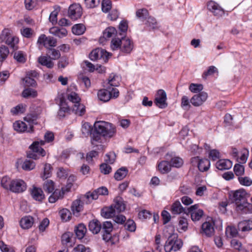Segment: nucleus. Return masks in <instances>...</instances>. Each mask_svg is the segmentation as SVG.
<instances>
[{
	"instance_id": "nucleus-1",
	"label": "nucleus",
	"mask_w": 252,
	"mask_h": 252,
	"mask_svg": "<svg viewBox=\"0 0 252 252\" xmlns=\"http://www.w3.org/2000/svg\"><path fill=\"white\" fill-rule=\"evenodd\" d=\"M88 131L92 137L91 143L94 146H97L94 142H98L101 136L112 137L116 131L115 127H89Z\"/></svg>"
},
{
	"instance_id": "nucleus-2",
	"label": "nucleus",
	"mask_w": 252,
	"mask_h": 252,
	"mask_svg": "<svg viewBox=\"0 0 252 252\" xmlns=\"http://www.w3.org/2000/svg\"><path fill=\"white\" fill-rule=\"evenodd\" d=\"M248 195L245 189H237V212L242 214H252V204L247 202Z\"/></svg>"
},
{
	"instance_id": "nucleus-3",
	"label": "nucleus",
	"mask_w": 252,
	"mask_h": 252,
	"mask_svg": "<svg viewBox=\"0 0 252 252\" xmlns=\"http://www.w3.org/2000/svg\"><path fill=\"white\" fill-rule=\"evenodd\" d=\"M111 47L113 50L120 48L122 52L129 53L132 49L133 45L129 39L122 37L121 39L119 38H113L111 41Z\"/></svg>"
},
{
	"instance_id": "nucleus-4",
	"label": "nucleus",
	"mask_w": 252,
	"mask_h": 252,
	"mask_svg": "<svg viewBox=\"0 0 252 252\" xmlns=\"http://www.w3.org/2000/svg\"><path fill=\"white\" fill-rule=\"evenodd\" d=\"M183 245L181 239H177V236L175 234L170 235L164 246L166 252H170L171 251H177L180 249Z\"/></svg>"
},
{
	"instance_id": "nucleus-5",
	"label": "nucleus",
	"mask_w": 252,
	"mask_h": 252,
	"mask_svg": "<svg viewBox=\"0 0 252 252\" xmlns=\"http://www.w3.org/2000/svg\"><path fill=\"white\" fill-rule=\"evenodd\" d=\"M110 56H111V54H110L105 50L101 48H96L90 53L89 58L93 61L103 59L104 62H106Z\"/></svg>"
},
{
	"instance_id": "nucleus-6",
	"label": "nucleus",
	"mask_w": 252,
	"mask_h": 252,
	"mask_svg": "<svg viewBox=\"0 0 252 252\" xmlns=\"http://www.w3.org/2000/svg\"><path fill=\"white\" fill-rule=\"evenodd\" d=\"M101 229L103 232L102 239L105 242H110L112 244H114L111 235L113 226L111 221H106L103 222Z\"/></svg>"
},
{
	"instance_id": "nucleus-7",
	"label": "nucleus",
	"mask_w": 252,
	"mask_h": 252,
	"mask_svg": "<svg viewBox=\"0 0 252 252\" xmlns=\"http://www.w3.org/2000/svg\"><path fill=\"white\" fill-rule=\"evenodd\" d=\"M82 14V8L78 3H73L68 8V15L73 20L80 18Z\"/></svg>"
},
{
	"instance_id": "nucleus-8",
	"label": "nucleus",
	"mask_w": 252,
	"mask_h": 252,
	"mask_svg": "<svg viewBox=\"0 0 252 252\" xmlns=\"http://www.w3.org/2000/svg\"><path fill=\"white\" fill-rule=\"evenodd\" d=\"M166 94L163 90H158L155 96V102L157 105L160 108H164L167 107Z\"/></svg>"
},
{
	"instance_id": "nucleus-9",
	"label": "nucleus",
	"mask_w": 252,
	"mask_h": 252,
	"mask_svg": "<svg viewBox=\"0 0 252 252\" xmlns=\"http://www.w3.org/2000/svg\"><path fill=\"white\" fill-rule=\"evenodd\" d=\"M208 94L206 92H201L194 95L190 100L191 104L194 106L201 105L207 99Z\"/></svg>"
},
{
	"instance_id": "nucleus-10",
	"label": "nucleus",
	"mask_w": 252,
	"mask_h": 252,
	"mask_svg": "<svg viewBox=\"0 0 252 252\" xmlns=\"http://www.w3.org/2000/svg\"><path fill=\"white\" fill-rule=\"evenodd\" d=\"M207 8L215 16L220 17L224 13L223 9L214 1H210L208 2Z\"/></svg>"
},
{
	"instance_id": "nucleus-11",
	"label": "nucleus",
	"mask_w": 252,
	"mask_h": 252,
	"mask_svg": "<svg viewBox=\"0 0 252 252\" xmlns=\"http://www.w3.org/2000/svg\"><path fill=\"white\" fill-rule=\"evenodd\" d=\"M37 43L43 44L46 47L47 45L50 47H55L57 45V40L53 37H47L45 34H42L39 37Z\"/></svg>"
},
{
	"instance_id": "nucleus-12",
	"label": "nucleus",
	"mask_w": 252,
	"mask_h": 252,
	"mask_svg": "<svg viewBox=\"0 0 252 252\" xmlns=\"http://www.w3.org/2000/svg\"><path fill=\"white\" fill-rule=\"evenodd\" d=\"M111 206L115 209L116 214H118L125 210L126 205L122 197L118 196L114 198V203Z\"/></svg>"
},
{
	"instance_id": "nucleus-13",
	"label": "nucleus",
	"mask_w": 252,
	"mask_h": 252,
	"mask_svg": "<svg viewBox=\"0 0 252 252\" xmlns=\"http://www.w3.org/2000/svg\"><path fill=\"white\" fill-rule=\"evenodd\" d=\"M26 189V183L23 180H12L10 191L14 192H22Z\"/></svg>"
},
{
	"instance_id": "nucleus-14",
	"label": "nucleus",
	"mask_w": 252,
	"mask_h": 252,
	"mask_svg": "<svg viewBox=\"0 0 252 252\" xmlns=\"http://www.w3.org/2000/svg\"><path fill=\"white\" fill-rule=\"evenodd\" d=\"M194 161L197 163L198 169L201 172L207 171L210 167V163L208 159L205 158L199 160L198 157H197L191 158V162H193Z\"/></svg>"
},
{
	"instance_id": "nucleus-15",
	"label": "nucleus",
	"mask_w": 252,
	"mask_h": 252,
	"mask_svg": "<svg viewBox=\"0 0 252 252\" xmlns=\"http://www.w3.org/2000/svg\"><path fill=\"white\" fill-rule=\"evenodd\" d=\"M165 159L169 160L171 167L179 168L183 164V159L178 157H173L172 154L167 153L165 155Z\"/></svg>"
},
{
	"instance_id": "nucleus-16",
	"label": "nucleus",
	"mask_w": 252,
	"mask_h": 252,
	"mask_svg": "<svg viewBox=\"0 0 252 252\" xmlns=\"http://www.w3.org/2000/svg\"><path fill=\"white\" fill-rule=\"evenodd\" d=\"M30 192L32 198L36 201L41 202L45 198L43 190L40 188L33 187Z\"/></svg>"
},
{
	"instance_id": "nucleus-17",
	"label": "nucleus",
	"mask_w": 252,
	"mask_h": 252,
	"mask_svg": "<svg viewBox=\"0 0 252 252\" xmlns=\"http://www.w3.org/2000/svg\"><path fill=\"white\" fill-rule=\"evenodd\" d=\"M202 233L210 237L214 235L215 230L211 222L206 221L202 224Z\"/></svg>"
},
{
	"instance_id": "nucleus-18",
	"label": "nucleus",
	"mask_w": 252,
	"mask_h": 252,
	"mask_svg": "<svg viewBox=\"0 0 252 252\" xmlns=\"http://www.w3.org/2000/svg\"><path fill=\"white\" fill-rule=\"evenodd\" d=\"M30 148L32 151H29L27 153V157L34 159H37L38 157L36 153H38L39 151L38 141L34 142L30 146Z\"/></svg>"
},
{
	"instance_id": "nucleus-19",
	"label": "nucleus",
	"mask_w": 252,
	"mask_h": 252,
	"mask_svg": "<svg viewBox=\"0 0 252 252\" xmlns=\"http://www.w3.org/2000/svg\"><path fill=\"white\" fill-rule=\"evenodd\" d=\"M238 229L242 232L252 230V220H247L239 222L237 225Z\"/></svg>"
},
{
	"instance_id": "nucleus-20",
	"label": "nucleus",
	"mask_w": 252,
	"mask_h": 252,
	"mask_svg": "<svg viewBox=\"0 0 252 252\" xmlns=\"http://www.w3.org/2000/svg\"><path fill=\"white\" fill-rule=\"evenodd\" d=\"M50 33L58 36L60 38L65 37L67 33V30L64 28H58L57 27H52L50 29Z\"/></svg>"
},
{
	"instance_id": "nucleus-21",
	"label": "nucleus",
	"mask_w": 252,
	"mask_h": 252,
	"mask_svg": "<svg viewBox=\"0 0 252 252\" xmlns=\"http://www.w3.org/2000/svg\"><path fill=\"white\" fill-rule=\"evenodd\" d=\"M83 200L76 199L74 201L71 205V210L74 215L77 216L80 212L83 210Z\"/></svg>"
},
{
	"instance_id": "nucleus-22",
	"label": "nucleus",
	"mask_w": 252,
	"mask_h": 252,
	"mask_svg": "<svg viewBox=\"0 0 252 252\" xmlns=\"http://www.w3.org/2000/svg\"><path fill=\"white\" fill-rule=\"evenodd\" d=\"M89 228L94 234H97L101 229V224L97 220L94 219L89 222Z\"/></svg>"
},
{
	"instance_id": "nucleus-23",
	"label": "nucleus",
	"mask_w": 252,
	"mask_h": 252,
	"mask_svg": "<svg viewBox=\"0 0 252 252\" xmlns=\"http://www.w3.org/2000/svg\"><path fill=\"white\" fill-rule=\"evenodd\" d=\"M216 167L220 170L228 169L232 167V162L228 159H220L216 164Z\"/></svg>"
},
{
	"instance_id": "nucleus-24",
	"label": "nucleus",
	"mask_w": 252,
	"mask_h": 252,
	"mask_svg": "<svg viewBox=\"0 0 252 252\" xmlns=\"http://www.w3.org/2000/svg\"><path fill=\"white\" fill-rule=\"evenodd\" d=\"M51 59L50 57L42 56L38 57V62L42 65L45 66L48 68H52L54 63Z\"/></svg>"
},
{
	"instance_id": "nucleus-25",
	"label": "nucleus",
	"mask_w": 252,
	"mask_h": 252,
	"mask_svg": "<svg viewBox=\"0 0 252 252\" xmlns=\"http://www.w3.org/2000/svg\"><path fill=\"white\" fill-rule=\"evenodd\" d=\"M159 171L162 174L169 172L171 170V165L169 160H163L160 161L158 166Z\"/></svg>"
},
{
	"instance_id": "nucleus-26",
	"label": "nucleus",
	"mask_w": 252,
	"mask_h": 252,
	"mask_svg": "<svg viewBox=\"0 0 252 252\" xmlns=\"http://www.w3.org/2000/svg\"><path fill=\"white\" fill-rule=\"evenodd\" d=\"M101 216L105 218H110L115 217L116 215L115 209L112 206L104 207L101 210Z\"/></svg>"
},
{
	"instance_id": "nucleus-27",
	"label": "nucleus",
	"mask_w": 252,
	"mask_h": 252,
	"mask_svg": "<svg viewBox=\"0 0 252 252\" xmlns=\"http://www.w3.org/2000/svg\"><path fill=\"white\" fill-rule=\"evenodd\" d=\"M98 99L103 102H107L111 98V93L108 89H101L97 93Z\"/></svg>"
},
{
	"instance_id": "nucleus-28",
	"label": "nucleus",
	"mask_w": 252,
	"mask_h": 252,
	"mask_svg": "<svg viewBox=\"0 0 252 252\" xmlns=\"http://www.w3.org/2000/svg\"><path fill=\"white\" fill-rule=\"evenodd\" d=\"M33 218L31 216L23 218L20 221V225L24 229H29L33 224Z\"/></svg>"
},
{
	"instance_id": "nucleus-29",
	"label": "nucleus",
	"mask_w": 252,
	"mask_h": 252,
	"mask_svg": "<svg viewBox=\"0 0 252 252\" xmlns=\"http://www.w3.org/2000/svg\"><path fill=\"white\" fill-rule=\"evenodd\" d=\"M149 15L148 10L146 8L138 9L136 11V17L140 21L144 22L148 17Z\"/></svg>"
},
{
	"instance_id": "nucleus-30",
	"label": "nucleus",
	"mask_w": 252,
	"mask_h": 252,
	"mask_svg": "<svg viewBox=\"0 0 252 252\" xmlns=\"http://www.w3.org/2000/svg\"><path fill=\"white\" fill-rule=\"evenodd\" d=\"M128 170L125 167H122L116 172L114 175V178L117 181L123 180L127 174Z\"/></svg>"
},
{
	"instance_id": "nucleus-31",
	"label": "nucleus",
	"mask_w": 252,
	"mask_h": 252,
	"mask_svg": "<svg viewBox=\"0 0 252 252\" xmlns=\"http://www.w3.org/2000/svg\"><path fill=\"white\" fill-rule=\"evenodd\" d=\"M74 231L77 237L79 239H81L84 237L87 229L84 224H79L77 226L75 227Z\"/></svg>"
},
{
	"instance_id": "nucleus-32",
	"label": "nucleus",
	"mask_w": 252,
	"mask_h": 252,
	"mask_svg": "<svg viewBox=\"0 0 252 252\" xmlns=\"http://www.w3.org/2000/svg\"><path fill=\"white\" fill-rule=\"evenodd\" d=\"M186 208H184L179 201H175L171 207V212L174 214H179L182 212L185 214Z\"/></svg>"
},
{
	"instance_id": "nucleus-33",
	"label": "nucleus",
	"mask_w": 252,
	"mask_h": 252,
	"mask_svg": "<svg viewBox=\"0 0 252 252\" xmlns=\"http://www.w3.org/2000/svg\"><path fill=\"white\" fill-rule=\"evenodd\" d=\"M6 44L9 46L14 51L18 49L17 44L19 42V39L17 37L12 36L5 41Z\"/></svg>"
},
{
	"instance_id": "nucleus-34",
	"label": "nucleus",
	"mask_w": 252,
	"mask_h": 252,
	"mask_svg": "<svg viewBox=\"0 0 252 252\" xmlns=\"http://www.w3.org/2000/svg\"><path fill=\"white\" fill-rule=\"evenodd\" d=\"M37 95V92L35 90L27 88L25 89L22 92V96L24 98L30 97L34 98Z\"/></svg>"
},
{
	"instance_id": "nucleus-35",
	"label": "nucleus",
	"mask_w": 252,
	"mask_h": 252,
	"mask_svg": "<svg viewBox=\"0 0 252 252\" xmlns=\"http://www.w3.org/2000/svg\"><path fill=\"white\" fill-rule=\"evenodd\" d=\"M85 31V26L81 24H76L72 28V32L76 35L82 34Z\"/></svg>"
},
{
	"instance_id": "nucleus-36",
	"label": "nucleus",
	"mask_w": 252,
	"mask_h": 252,
	"mask_svg": "<svg viewBox=\"0 0 252 252\" xmlns=\"http://www.w3.org/2000/svg\"><path fill=\"white\" fill-rule=\"evenodd\" d=\"M73 111H74L76 114L80 116H82L85 112V106L80 103L74 104L73 106Z\"/></svg>"
},
{
	"instance_id": "nucleus-37",
	"label": "nucleus",
	"mask_w": 252,
	"mask_h": 252,
	"mask_svg": "<svg viewBox=\"0 0 252 252\" xmlns=\"http://www.w3.org/2000/svg\"><path fill=\"white\" fill-rule=\"evenodd\" d=\"M43 189L48 193H51L54 190V183L50 180L45 182L43 186Z\"/></svg>"
},
{
	"instance_id": "nucleus-38",
	"label": "nucleus",
	"mask_w": 252,
	"mask_h": 252,
	"mask_svg": "<svg viewBox=\"0 0 252 252\" xmlns=\"http://www.w3.org/2000/svg\"><path fill=\"white\" fill-rule=\"evenodd\" d=\"M108 84L110 86H118L119 85L118 76L114 73L111 74L108 79Z\"/></svg>"
},
{
	"instance_id": "nucleus-39",
	"label": "nucleus",
	"mask_w": 252,
	"mask_h": 252,
	"mask_svg": "<svg viewBox=\"0 0 252 252\" xmlns=\"http://www.w3.org/2000/svg\"><path fill=\"white\" fill-rule=\"evenodd\" d=\"M9 51L7 47L2 45L0 47V62H3L7 57Z\"/></svg>"
},
{
	"instance_id": "nucleus-40",
	"label": "nucleus",
	"mask_w": 252,
	"mask_h": 252,
	"mask_svg": "<svg viewBox=\"0 0 252 252\" xmlns=\"http://www.w3.org/2000/svg\"><path fill=\"white\" fill-rule=\"evenodd\" d=\"M12 180L7 176L3 177L1 180V186L7 190H10L11 187Z\"/></svg>"
},
{
	"instance_id": "nucleus-41",
	"label": "nucleus",
	"mask_w": 252,
	"mask_h": 252,
	"mask_svg": "<svg viewBox=\"0 0 252 252\" xmlns=\"http://www.w3.org/2000/svg\"><path fill=\"white\" fill-rule=\"evenodd\" d=\"M98 193L97 192V189L94 190L93 192H87L83 197V201H85V199L88 200L86 201L87 204L90 203L89 198H92V199H96L98 198Z\"/></svg>"
},
{
	"instance_id": "nucleus-42",
	"label": "nucleus",
	"mask_w": 252,
	"mask_h": 252,
	"mask_svg": "<svg viewBox=\"0 0 252 252\" xmlns=\"http://www.w3.org/2000/svg\"><path fill=\"white\" fill-rule=\"evenodd\" d=\"M60 11V7L57 6L55 8L54 10L50 15L49 20L53 25L57 23V16Z\"/></svg>"
},
{
	"instance_id": "nucleus-43",
	"label": "nucleus",
	"mask_w": 252,
	"mask_h": 252,
	"mask_svg": "<svg viewBox=\"0 0 252 252\" xmlns=\"http://www.w3.org/2000/svg\"><path fill=\"white\" fill-rule=\"evenodd\" d=\"M116 33L117 31L115 28L112 27H108L103 32V37L105 38H110L116 34Z\"/></svg>"
},
{
	"instance_id": "nucleus-44",
	"label": "nucleus",
	"mask_w": 252,
	"mask_h": 252,
	"mask_svg": "<svg viewBox=\"0 0 252 252\" xmlns=\"http://www.w3.org/2000/svg\"><path fill=\"white\" fill-rule=\"evenodd\" d=\"M74 234L72 232H67L64 233L62 236V241L63 245H66L67 243L72 242V238Z\"/></svg>"
},
{
	"instance_id": "nucleus-45",
	"label": "nucleus",
	"mask_w": 252,
	"mask_h": 252,
	"mask_svg": "<svg viewBox=\"0 0 252 252\" xmlns=\"http://www.w3.org/2000/svg\"><path fill=\"white\" fill-rule=\"evenodd\" d=\"M225 234L227 238L235 237L236 236V228L234 226H228L226 228Z\"/></svg>"
},
{
	"instance_id": "nucleus-46",
	"label": "nucleus",
	"mask_w": 252,
	"mask_h": 252,
	"mask_svg": "<svg viewBox=\"0 0 252 252\" xmlns=\"http://www.w3.org/2000/svg\"><path fill=\"white\" fill-rule=\"evenodd\" d=\"M24 120L29 123L30 126H33V125H36L38 124L37 122V116L34 115L29 114L27 115L24 118Z\"/></svg>"
},
{
	"instance_id": "nucleus-47",
	"label": "nucleus",
	"mask_w": 252,
	"mask_h": 252,
	"mask_svg": "<svg viewBox=\"0 0 252 252\" xmlns=\"http://www.w3.org/2000/svg\"><path fill=\"white\" fill-rule=\"evenodd\" d=\"M238 180L241 185L249 187L252 185V180L248 177L240 176Z\"/></svg>"
},
{
	"instance_id": "nucleus-48",
	"label": "nucleus",
	"mask_w": 252,
	"mask_h": 252,
	"mask_svg": "<svg viewBox=\"0 0 252 252\" xmlns=\"http://www.w3.org/2000/svg\"><path fill=\"white\" fill-rule=\"evenodd\" d=\"M61 217L63 220L67 221L70 220L71 214L70 211L67 209H63L60 211Z\"/></svg>"
},
{
	"instance_id": "nucleus-49",
	"label": "nucleus",
	"mask_w": 252,
	"mask_h": 252,
	"mask_svg": "<svg viewBox=\"0 0 252 252\" xmlns=\"http://www.w3.org/2000/svg\"><path fill=\"white\" fill-rule=\"evenodd\" d=\"M67 99L74 104L80 103L81 99L78 94L75 92H71L67 96Z\"/></svg>"
},
{
	"instance_id": "nucleus-50",
	"label": "nucleus",
	"mask_w": 252,
	"mask_h": 252,
	"mask_svg": "<svg viewBox=\"0 0 252 252\" xmlns=\"http://www.w3.org/2000/svg\"><path fill=\"white\" fill-rule=\"evenodd\" d=\"M112 7V3L110 0H103L101 2V9L103 12H108Z\"/></svg>"
},
{
	"instance_id": "nucleus-51",
	"label": "nucleus",
	"mask_w": 252,
	"mask_h": 252,
	"mask_svg": "<svg viewBox=\"0 0 252 252\" xmlns=\"http://www.w3.org/2000/svg\"><path fill=\"white\" fill-rule=\"evenodd\" d=\"M147 19L146 24L149 27L151 28L152 30L158 28L157 22L155 18L148 16Z\"/></svg>"
},
{
	"instance_id": "nucleus-52",
	"label": "nucleus",
	"mask_w": 252,
	"mask_h": 252,
	"mask_svg": "<svg viewBox=\"0 0 252 252\" xmlns=\"http://www.w3.org/2000/svg\"><path fill=\"white\" fill-rule=\"evenodd\" d=\"M203 89V87L201 84L191 83L189 86V90L194 93L201 92Z\"/></svg>"
},
{
	"instance_id": "nucleus-53",
	"label": "nucleus",
	"mask_w": 252,
	"mask_h": 252,
	"mask_svg": "<svg viewBox=\"0 0 252 252\" xmlns=\"http://www.w3.org/2000/svg\"><path fill=\"white\" fill-rule=\"evenodd\" d=\"M203 211L202 210H198L196 212L189 213L191 218L193 221L199 220L203 215Z\"/></svg>"
},
{
	"instance_id": "nucleus-54",
	"label": "nucleus",
	"mask_w": 252,
	"mask_h": 252,
	"mask_svg": "<svg viewBox=\"0 0 252 252\" xmlns=\"http://www.w3.org/2000/svg\"><path fill=\"white\" fill-rule=\"evenodd\" d=\"M23 81H25V86L26 87H35L37 85V83L33 78H30L29 76H26L23 79Z\"/></svg>"
},
{
	"instance_id": "nucleus-55",
	"label": "nucleus",
	"mask_w": 252,
	"mask_h": 252,
	"mask_svg": "<svg viewBox=\"0 0 252 252\" xmlns=\"http://www.w3.org/2000/svg\"><path fill=\"white\" fill-rule=\"evenodd\" d=\"M52 168L51 165L50 164L46 163L44 167V172L41 175V177L43 180H45L49 178L50 176V170Z\"/></svg>"
},
{
	"instance_id": "nucleus-56",
	"label": "nucleus",
	"mask_w": 252,
	"mask_h": 252,
	"mask_svg": "<svg viewBox=\"0 0 252 252\" xmlns=\"http://www.w3.org/2000/svg\"><path fill=\"white\" fill-rule=\"evenodd\" d=\"M14 58L19 63H24L26 62V58L22 51L15 52Z\"/></svg>"
},
{
	"instance_id": "nucleus-57",
	"label": "nucleus",
	"mask_w": 252,
	"mask_h": 252,
	"mask_svg": "<svg viewBox=\"0 0 252 252\" xmlns=\"http://www.w3.org/2000/svg\"><path fill=\"white\" fill-rule=\"evenodd\" d=\"M35 163L31 160H26L22 165V168L25 170H30L35 167Z\"/></svg>"
},
{
	"instance_id": "nucleus-58",
	"label": "nucleus",
	"mask_w": 252,
	"mask_h": 252,
	"mask_svg": "<svg viewBox=\"0 0 252 252\" xmlns=\"http://www.w3.org/2000/svg\"><path fill=\"white\" fill-rule=\"evenodd\" d=\"M125 227L126 229L131 232H133L135 230L136 225L133 220H128L125 224Z\"/></svg>"
},
{
	"instance_id": "nucleus-59",
	"label": "nucleus",
	"mask_w": 252,
	"mask_h": 252,
	"mask_svg": "<svg viewBox=\"0 0 252 252\" xmlns=\"http://www.w3.org/2000/svg\"><path fill=\"white\" fill-rule=\"evenodd\" d=\"M14 130L18 133L28 132L32 133L34 131L33 127H13Z\"/></svg>"
},
{
	"instance_id": "nucleus-60",
	"label": "nucleus",
	"mask_w": 252,
	"mask_h": 252,
	"mask_svg": "<svg viewBox=\"0 0 252 252\" xmlns=\"http://www.w3.org/2000/svg\"><path fill=\"white\" fill-rule=\"evenodd\" d=\"M25 111V108L22 104H19L17 106L13 107L11 110V112L13 115H17L19 114L23 113Z\"/></svg>"
},
{
	"instance_id": "nucleus-61",
	"label": "nucleus",
	"mask_w": 252,
	"mask_h": 252,
	"mask_svg": "<svg viewBox=\"0 0 252 252\" xmlns=\"http://www.w3.org/2000/svg\"><path fill=\"white\" fill-rule=\"evenodd\" d=\"M100 0H85V3L87 7L92 8L99 5Z\"/></svg>"
},
{
	"instance_id": "nucleus-62",
	"label": "nucleus",
	"mask_w": 252,
	"mask_h": 252,
	"mask_svg": "<svg viewBox=\"0 0 252 252\" xmlns=\"http://www.w3.org/2000/svg\"><path fill=\"white\" fill-rule=\"evenodd\" d=\"M100 170L102 173L106 175L111 172L112 168L107 163H102L100 165Z\"/></svg>"
},
{
	"instance_id": "nucleus-63",
	"label": "nucleus",
	"mask_w": 252,
	"mask_h": 252,
	"mask_svg": "<svg viewBox=\"0 0 252 252\" xmlns=\"http://www.w3.org/2000/svg\"><path fill=\"white\" fill-rule=\"evenodd\" d=\"M241 156L240 157V163H244L246 162L249 155V151L247 149H243L240 152Z\"/></svg>"
},
{
	"instance_id": "nucleus-64",
	"label": "nucleus",
	"mask_w": 252,
	"mask_h": 252,
	"mask_svg": "<svg viewBox=\"0 0 252 252\" xmlns=\"http://www.w3.org/2000/svg\"><path fill=\"white\" fill-rule=\"evenodd\" d=\"M11 37V30L9 29H4L0 35V39L3 41H5Z\"/></svg>"
}]
</instances>
